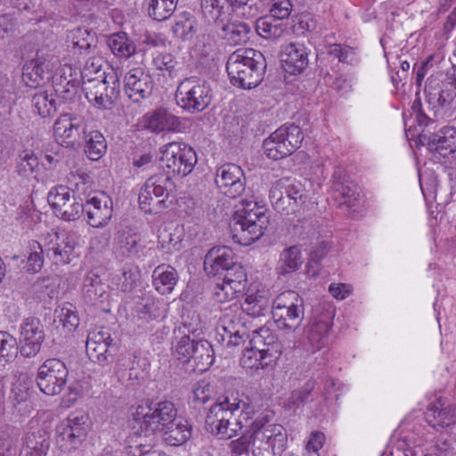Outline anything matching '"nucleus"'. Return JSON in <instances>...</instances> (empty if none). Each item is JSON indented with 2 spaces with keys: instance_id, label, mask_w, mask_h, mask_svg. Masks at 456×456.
<instances>
[{
  "instance_id": "1",
  "label": "nucleus",
  "mask_w": 456,
  "mask_h": 456,
  "mask_svg": "<svg viewBox=\"0 0 456 456\" xmlns=\"http://www.w3.org/2000/svg\"><path fill=\"white\" fill-rule=\"evenodd\" d=\"M424 93L428 110L422 108L419 99L413 102L411 109L419 126L427 127L444 118V109L451 105L456 92L446 71L430 75L426 81Z\"/></svg>"
},
{
  "instance_id": "2",
  "label": "nucleus",
  "mask_w": 456,
  "mask_h": 456,
  "mask_svg": "<svg viewBox=\"0 0 456 456\" xmlns=\"http://www.w3.org/2000/svg\"><path fill=\"white\" fill-rule=\"evenodd\" d=\"M269 224L267 209L255 200H243L230 222L234 242L248 246L259 240Z\"/></svg>"
},
{
  "instance_id": "3",
  "label": "nucleus",
  "mask_w": 456,
  "mask_h": 456,
  "mask_svg": "<svg viewBox=\"0 0 456 456\" xmlns=\"http://www.w3.org/2000/svg\"><path fill=\"white\" fill-rule=\"evenodd\" d=\"M266 69L264 54L253 48L238 49L228 57L226 70L231 82L241 88H253L259 85Z\"/></svg>"
},
{
  "instance_id": "4",
  "label": "nucleus",
  "mask_w": 456,
  "mask_h": 456,
  "mask_svg": "<svg viewBox=\"0 0 456 456\" xmlns=\"http://www.w3.org/2000/svg\"><path fill=\"white\" fill-rule=\"evenodd\" d=\"M249 345L242 354L240 365L256 370L273 367L283 349L273 331L265 326L252 331Z\"/></svg>"
},
{
  "instance_id": "5",
  "label": "nucleus",
  "mask_w": 456,
  "mask_h": 456,
  "mask_svg": "<svg viewBox=\"0 0 456 456\" xmlns=\"http://www.w3.org/2000/svg\"><path fill=\"white\" fill-rule=\"evenodd\" d=\"M254 408L248 403V398H239L233 394L224 395L211 405L206 417V425L211 434H222L227 431L229 419H235L239 414L245 415V422L251 419Z\"/></svg>"
},
{
  "instance_id": "6",
  "label": "nucleus",
  "mask_w": 456,
  "mask_h": 456,
  "mask_svg": "<svg viewBox=\"0 0 456 456\" xmlns=\"http://www.w3.org/2000/svg\"><path fill=\"white\" fill-rule=\"evenodd\" d=\"M255 438L254 456H281L287 445V431L280 424L269 423L266 415L258 416L251 423Z\"/></svg>"
},
{
  "instance_id": "7",
  "label": "nucleus",
  "mask_w": 456,
  "mask_h": 456,
  "mask_svg": "<svg viewBox=\"0 0 456 456\" xmlns=\"http://www.w3.org/2000/svg\"><path fill=\"white\" fill-rule=\"evenodd\" d=\"M137 421L142 431L150 436L159 433L178 417L177 408L171 401L149 402L136 409Z\"/></svg>"
},
{
  "instance_id": "8",
  "label": "nucleus",
  "mask_w": 456,
  "mask_h": 456,
  "mask_svg": "<svg viewBox=\"0 0 456 456\" xmlns=\"http://www.w3.org/2000/svg\"><path fill=\"white\" fill-rule=\"evenodd\" d=\"M161 153L160 167L170 176L189 175L198 161L195 151L185 142H169L164 145Z\"/></svg>"
},
{
  "instance_id": "9",
  "label": "nucleus",
  "mask_w": 456,
  "mask_h": 456,
  "mask_svg": "<svg viewBox=\"0 0 456 456\" xmlns=\"http://www.w3.org/2000/svg\"><path fill=\"white\" fill-rule=\"evenodd\" d=\"M272 314L278 328L296 330L304 319L303 299L295 291H284L273 301Z\"/></svg>"
},
{
  "instance_id": "10",
  "label": "nucleus",
  "mask_w": 456,
  "mask_h": 456,
  "mask_svg": "<svg viewBox=\"0 0 456 456\" xmlns=\"http://www.w3.org/2000/svg\"><path fill=\"white\" fill-rule=\"evenodd\" d=\"M299 126L283 125L275 130L263 142V148L269 159L278 160L291 155L297 150L303 141Z\"/></svg>"
},
{
  "instance_id": "11",
  "label": "nucleus",
  "mask_w": 456,
  "mask_h": 456,
  "mask_svg": "<svg viewBox=\"0 0 456 456\" xmlns=\"http://www.w3.org/2000/svg\"><path fill=\"white\" fill-rule=\"evenodd\" d=\"M82 90L86 98L99 109L111 110L120 93V82L117 73L110 69L102 79L85 82Z\"/></svg>"
},
{
  "instance_id": "12",
  "label": "nucleus",
  "mask_w": 456,
  "mask_h": 456,
  "mask_svg": "<svg viewBox=\"0 0 456 456\" xmlns=\"http://www.w3.org/2000/svg\"><path fill=\"white\" fill-rule=\"evenodd\" d=\"M211 90L205 81L195 77L183 79L176 89L177 103L190 113L203 111L211 102Z\"/></svg>"
},
{
  "instance_id": "13",
  "label": "nucleus",
  "mask_w": 456,
  "mask_h": 456,
  "mask_svg": "<svg viewBox=\"0 0 456 456\" xmlns=\"http://www.w3.org/2000/svg\"><path fill=\"white\" fill-rule=\"evenodd\" d=\"M88 415L72 412L56 428V441L66 451L77 448L86 439L88 430Z\"/></svg>"
},
{
  "instance_id": "14",
  "label": "nucleus",
  "mask_w": 456,
  "mask_h": 456,
  "mask_svg": "<svg viewBox=\"0 0 456 456\" xmlns=\"http://www.w3.org/2000/svg\"><path fill=\"white\" fill-rule=\"evenodd\" d=\"M334 309L331 306H319L314 310L309 324L305 328V346L313 353L328 344V333L332 325Z\"/></svg>"
},
{
  "instance_id": "15",
  "label": "nucleus",
  "mask_w": 456,
  "mask_h": 456,
  "mask_svg": "<svg viewBox=\"0 0 456 456\" xmlns=\"http://www.w3.org/2000/svg\"><path fill=\"white\" fill-rule=\"evenodd\" d=\"M68 375L69 370L64 362L49 358L37 370V385L45 395H55L62 391Z\"/></svg>"
},
{
  "instance_id": "16",
  "label": "nucleus",
  "mask_w": 456,
  "mask_h": 456,
  "mask_svg": "<svg viewBox=\"0 0 456 456\" xmlns=\"http://www.w3.org/2000/svg\"><path fill=\"white\" fill-rule=\"evenodd\" d=\"M47 200L55 215L62 220L74 221L84 213L82 200L67 186L53 187L48 192Z\"/></svg>"
},
{
  "instance_id": "17",
  "label": "nucleus",
  "mask_w": 456,
  "mask_h": 456,
  "mask_svg": "<svg viewBox=\"0 0 456 456\" xmlns=\"http://www.w3.org/2000/svg\"><path fill=\"white\" fill-rule=\"evenodd\" d=\"M87 131L85 118L73 113L61 114L53 126V134L66 147L81 146Z\"/></svg>"
},
{
  "instance_id": "18",
  "label": "nucleus",
  "mask_w": 456,
  "mask_h": 456,
  "mask_svg": "<svg viewBox=\"0 0 456 456\" xmlns=\"http://www.w3.org/2000/svg\"><path fill=\"white\" fill-rule=\"evenodd\" d=\"M45 333L41 320L28 316L22 320L20 326V353L23 357H35L41 350Z\"/></svg>"
},
{
  "instance_id": "19",
  "label": "nucleus",
  "mask_w": 456,
  "mask_h": 456,
  "mask_svg": "<svg viewBox=\"0 0 456 456\" xmlns=\"http://www.w3.org/2000/svg\"><path fill=\"white\" fill-rule=\"evenodd\" d=\"M228 270L222 276V283H216L213 291V298L218 303L232 300L247 287V273L241 264L237 262Z\"/></svg>"
},
{
  "instance_id": "20",
  "label": "nucleus",
  "mask_w": 456,
  "mask_h": 456,
  "mask_svg": "<svg viewBox=\"0 0 456 456\" xmlns=\"http://www.w3.org/2000/svg\"><path fill=\"white\" fill-rule=\"evenodd\" d=\"M240 310L239 314L231 311L224 314L216 327V340L226 347L237 346L245 341V338H250L246 332L244 322H242Z\"/></svg>"
},
{
  "instance_id": "21",
  "label": "nucleus",
  "mask_w": 456,
  "mask_h": 456,
  "mask_svg": "<svg viewBox=\"0 0 456 456\" xmlns=\"http://www.w3.org/2000/svg\"><path fill=\"white\" fill-rule=\"evenodd\" d=\"M215 183L224 195L235 199L245 191L246 178L240 166L227 163L216 169Z\"/></svg>"
},
{
  "instance_id": "22",
  "label": "nucleus",
  "mask_w": 456,
  "mask_h": 456,
  "mask_svg": "<svg viewBox=\"0 0 456 456\" xmlns=\"http://www.w3.org/2000/svg\"><path fill=\"white\" fill-rule=\"evenodd\" d=\"M154 82L151 76L141 68L130 69L124 77V91L134 102H141L152 94Z\"/></svg>"
},
{
  "instance_id": "23",
  "label": "nucleus",
  "mask_w": 456,
  "mask_h": 456,
  "mask_svg": "<svg viewBox=\"0 0 456 456\" xmlns=\"http://www.w3.org/2000/svg\"><path fill=\"white\" fill-rule=\"evenodd\" d=\"M112 200L103 192L92 197L83 204L89 225L94 228L106 226L112 216Z\"/></svg>"
},
{
  "instance_id": "24",
  "label": "nucleus",
  "mask_w": 456,
  "mask_h": 456,
  "mask_svg": "<svg viewBox=\"0 0 456 456\" xmlns=\"http://www.w3.org/2000/svg\"><path fill=\"white\" fill-rule=\"evenodd\" d=\"M237 263L235 255L229 247H214L205 256L204 270L208 275L220 278Z\"/></svg>"
},
{
  "instance_id": "25",
  "label": "nucleus",
  "mask_w": 456,
  "mask_h": 456,
  "mask_svg": "<svg viewBox=\"0 0 456 456\" xmlns=\"http://www.w3.org/2000/svg\"><path fill=\"white\" fill-rule=\"evenodd\" d=\"M289 193L293 208H301L310 200V191L301 181L290 177H282L273 185V197L277 204L281 198V191Z\"/></svg>"
},
{
  "instance_id": "26",
  "label": "nucleus",
  "mask_w": 456,
  "mask_h": 456,
  "mask_svg": "<svg viewBox=\"0 0 456 456\" xmlns=\"http://www.w3.org/2000/svg\"><path fill=\"white\" fill-rule=\"evenodd\" d=\"M280 61L287 73L300 74L308 65L306 47L299 43L284 45L280 53Z\"/></svg>"
},
{
  "instance_id": "27",
  "label": "nucleus",
  "mask_w": 456,
  "mask_h": 456,
  "mask_svg": "<svg viewBox=\"0 0 456 456\" xmlns=\"http://www.w3.org/2000/svg\"><path fill=\"white\" fill-rule=\"evenodd\" d=\"M112 338L108 331H96L89 333L86 344V350L88 357L101 365H105L112 361V354H110V346Z\"/></svg>"
},
{
  "instance_id": "28",
  "label": "nucleus",
  "mask_w": 456,
  "mask_h": 456,
  "mask_svg": "<svg viewBox=\"0 0 456 456\" xmlns=\"http://www.w3.org/2000/svg\"><path fill=\"white\" fill-rule=\"evenodd\" d=\"M333 190L336 200H339L340 206H345L349 210L355 211L360 203V188L346 175L338 173L333 175Z\"/></svg>"
},
{
  "instance_id": "29",
  "label": "nucleus",
  "mask_w": 456,
  "mask_h": 456,
  "mask_svg": "<svg viewBox=\"0 0 456 456\" xmlns=\"http://www.w3.org/2000/svg\"><path fill=\"white\" fill-rule=\"evenodd\" d=\"M143 126L156 134L166 130L176 132L180 130L181 121L167 109L159 108L144 115Z\"/></svg>"
},
{
  "instance_id": "30",
  "label": "nucleus",
  "mask_w": 456,
  "mask_h": 456,
  "mask_svg": "<svg viewBox=\"0 0 456 456\" xmlns=\"http://www.w3.org/2000/svg\"><path fill=\"white\" fill-rule=\"evenodd\" d=\"M75 246L76 241L73 236L65 232L55 233L54 240H51L50 245L46 249L47 256L57 265L69 264L71 260Z\"/></svg>"
},
{
  "instance_id": "31",
  "label": "nucleus",
  "mask_w": 456,
  "mask_h": 456,
  "mask_svg": "<svg viewBox=\"0 0 456 456\" xmlns=\"http://www.w3.org/2000/svg\"><path fill=\"white\" fill-rule=\"evenodd\" d=\"M426 419L434 428L442 430L456 423V406L444 405L441 400H436L428 406Z\"/></svg>"
},
{
  "instance_id": "32",
  "label": "nucleus",
  "mask_w": 456,
  "mask_h": 456,
  "mask_svg": "<svg viewBox=\"0 0 456 456\" xmlns=\"http://www.w3.org/2000/svg\"><path fill=\"white\" fill-rule=\"evenodd\" d=\"M430 151L436 152L445 158L456 152V128L444 126L432 134L427 142Z\"/></svg>"
},
{
  "instance_id": "33",
  "label": "nucleus",
  "mask_w": 456,
  "mask_h": 456,
  "mask_svg": "<svg viewBox=\"0 0 456 456\" xmlns=\"http://www.w3.org/2000/svg\"><path fill=\"white\" fill-rule=\"evenodd\" d=\"M51 77L48 64L40 58L28 61L22 69L24 83L32 88L39 87Z\"/></svg>"
},
{
  "instance_id": "34",
  "label": "nucleus",
  "mask_w": 456,
  "mask_h": 456,
  "mask_svg": "<svg viewBox=\"0 0 456 456\" xmlns=\"http://www.w3.org/2000/svg\"><path fill=\"white\" fill-rule=\"evenodd\" d=\"M50 447V435L44 428L28 432L23 442V456H45Z\"/></svg>"
},
{
  "instance_id": "35",
  "label": "nucleus",
  "mask_w": 456,
  "mask_h": 456,
  "mask_svg": "<svg viewBox=\"0 0 456 456\" xmlns=\"http://www.w3.org/2000/svg\"><path fill=\"white\" fill-rule=\"evenodd\" d=\"M107 288L101 276L90 271L86 273L83 282V297L88 304L95 305L98 302H103L108 297Z\"/></svg>"
},
{
  "instance_id": "36",
  "label": "nucleus",
  "mask_w": 456,
  "mask_h": 456,
  "mask_svg": "<svg viewBox=\"0 0 456 456\" xmlns=\"http://www.w3.org/2000/svg\"><path fill=\"white\" fill-rule=\"evenodd\" d=\"M163 440L171 446H178L186 443L191 436V426L188 420L177 417L167 428L159 432Z\"/></svg>"
},
{
  "instance_id": "37",
  "label": "nucleus",
  "mask_w": 456,
  "mask_h": 456,
  "mask_svg": "<svg viewBox=\"0 0 456 456\" xmlns=\"http://www.w3.org/2000/svg\"><path fill=\"white\" fill-rule=\"evenodd\" d=\"M193 353L188 363L192 364V371L204 372L214 363V349L212 345L205 339L197 340L194 344Z\"/></svg>"
},
{
  "instance_id": "38",
  "label": "nucleus",
  "mask_w": 456,
  "mask_h": 456,
  "mask_svg": "<svg viewBox=\"0 0 456 456\" xmlns=\"http://www.w3.org/2000/svg\"><path fill=\"white\" fill-rule=\"evenodd\" d=\"M177 281L178 273L171 265H159L152 273V284L155 289L162 295L172 292Z\"/></svg>"
},
{
  "instance_id": "39",
  "label": "nucleus",
  "mask_w": 456,
  "mask_h": 456,
  "mask_svg": "<svg viewBox=\"0 0 456 456\" xmlns=\"http://www.w3.org/2000/svg\"><path fill=\"white\" fill-rule=\"evenodd\" d=\"M142 188L161 198L167 204L169 196L175 191V185L169 175L159 173L148 178Z\"/></svg>"
},
{
  "instance_id": "40",
  "label": "nucleus",
  "mask_w": 456,
  "mask_h": 456,
  "mask_svg": "<svg viewBox=\"0 0 456 456\" xmlns=\"http://www.w3.org/2000/svg\"><path fill=\"white\" fill-rule=\"evenodd\" d=\"M251 26L244 21H233L223 25L222 38L230 45L245 44L249 39Z\"/></svg>"
},
{
  "instance_id": "41",
  "label": "nucleus",
  "mask_w": 456,
  "mask_h": 456,
  "mask_svg": "<svg viewBox=\"0 0 456 456\" xmlns=\"http://www.w3.org/2000/svg\"><path fill=\"white\" fill-rule=\"evenodd\" d=\"M108 46L112 53L119 58L128 59L136 52V45L125 32L110 35L107 40Z\"/></svg>"
},
{
  "instance_id": "42",
  "label": "nucleus",
  "mask_w": 456,
  "mask_h": 456,
  "mask_svg": "<svg viewBox=\"0 0 456 456\" xmlns=\"http://www.w3.org/2000/svg\"><path fill=\"white\" fill-rule=\"evenodd\" d=\"M270 306V299L265 291L247 295L240 311L252 317L265 315Z\"/></svg>"
},
{
  "instance_id": "43",
  "label": "nucleus",
  "mask_w": 456,
  "mask_h": 456,
  "mask_svg": "<svg viewBox=\"0 0 456 456\" xmlns=\"http://www.w3.org/2000/svg\"><path fill=\"white\" fill-rule=\"evenodd\" d=\"M202 14L208 22H223L230 14L227 0H201Z\"/></svg>"
},
{
  "instance_id": "44",
  "label": "nucleus",
  "mask_w": 456,
  "mask_h": 456,
  "mask_svg": "<svg viewBox=\"0 0 456 456\" xmlns=\"http://www.w3.org/2000/svg\"><path fill=\"white\" fill-rule=\"evenodd\" d=\"M116 240L120 254L126 257H139L144 248L141 236L137 233L119 232Z\"/></svg>"
},
{
  "instance_id": "45",
  "label": "nucleus",
  "mask_w": 456,
  "mask_h": 456,
  "mask_svg": "<svg viewBox=\"0 0 456 456\" xmlns=\"http://www.w3.org/2000/svg\"><path fill=\"white\" fill-rule=\"evenodd\" d=\"M83 139L82 145L85 146V152L92 160L99 159L107 150V142L102 135L97 130L86 131Z\"/></svg>"
},
{
  "instance_id": "46",
  "label": "nucleus",
  "mask_w": 456,
  "mask_h": 456,
  "mask_svg": "<svg viewBox=\"0 0 456 456\" xmlns=\"http://www.w3.org/2000/svg\"><path fill=\"white\" fill-rule=\"evenodd\" d=\"M69 38L72 43L73 48L80 53H90L96 46V34L88 28L78 27L71 30Z\"/></svg>"
},
{
  "instance_id": "47",
  "label": "nucleus",
  "mask_w": 456,
  "mask_h": 456,
  "mask_svg": "<svg viewBox=\"0 0 456 456\" xmlns=\"http://www.w3.org/2000/svg\"><path fill=\"white\" fill-rule=\"evenodd\" d=\"M172 32L183 41H191L196 33V20L188 12H183L175 17Z\"/></svg>"
},
{
  "instance_id": "48",
  "label": "nucleus",
  "mask_w": 456,
  "mask_h": 456,
  "mask_svg": "<svg viewBox=\"0 0 456 456\" xmlns=\"http://www.w3.org/2000/svg\"><path fill=\"white\" fill-rule=\"evenodd\" d=\"M281 265L278 273L286 275L296 272L303 264L301 250L297 246H291L285 248L281 254Z\"/></svg>"
},
{
  "instance_id": "49",
  "label": "nucleus",
  "mask_w": 456,
  "mask_h": 456,
  "mask_svg": "<svg viewBox=\"0 0 456 456\" xmlns=\"http://www.w3.org/2000/svg\"><path fill=\"white\" fill-rule=\"evenodd\" d=\"M286 28L287 26L285 24L269 17L260 18L256 21L257 34L266 39L275 40L281 38L284 35Z\"/></svg>"
},
{
  "instance_id": "50",
  "label": "nucleus",
  "mask_w": 456,
  "mask_h": 456,
  "mask_svg": "<svg viewBox=\"0 0 456 456\" xmlns=\"http://www.w3.org/2000/svg\"><path fill=\"white\" fill-rule=\"evenodd\" d=\"M178 0H151L148 6L149 16L158 21L167 20L176 9Z\"/></svg>"
},
{
  "instance_id": "51",
  "label": "nucleus",
  "mask_w": 456,
  "mask_h": 456,
  "mask_svg": "<svg viewBox=\"0 0 456 456\" xmlns=\"http://www.w3.org/2000/svg\"><path fill=\"white\" fill-rule=\"evenodd\" d=\"M104 61L101 57L89 58L80 71L82 86L85 82L96 81V79L105 77L108 73L102 69Z\"/></svg>"
},
{
  "instance_id": "52",
  "label": "nucleus",
  "mask_w": 456,
  "mask_h": 456,
  "mask_svg": "<svg viewBox=\"0 0 456 456\" xmlns=\"http://www.w3.org/2000/svg\"><path fill=\"white\" fill-rule=\"evenodd\" d=\"M138 203L140 208L146 214H158L167 208L164 200L151 194L150 191L148 193V191L142 187L138 196Z\"/></svg>"
},
{
  "instance_id": "53",
  "label": "nucleus",
  "mask_w": 456,
  "mask_h": 456,
  "mask_svg": "<svg viewBox=\"0 0 456 456\" xmlns=\"http://www.w3.org/2000/svg\"><path fill=\"white\" fill-rule=\"evenodd\" d=\"M17 339L6 331H0V366L12 362L17 355Z\"/></svg>"
},
{
  "instance_id": "54",
  "label": "nucleus",
  "mask_w": 456,
  "mask_h": 456,
  "mask_svg": "<svg viewBox=\"0 0 456 456\" xmlns=\"http://www.w3.org/2000/svg\"><path fill=\"white\" fill-rule=\"evenodd\" d=\"M32 104L43 118L50 117L57 110L55 99L45 91L37 93L32 98Z\"/></svg>"
},
{
  "instance_id": "55",
  "label": "nucleus",
  "mask_w": 456,
  "mask_h": 456,
  "mask_svg": "<svg viewBox=\"0 0 456 456\" xmlns=\"http://www.w3.org/2000/svg\"><path fill=\"white\" fill-rule=\"evenodd\" d=\"M38 166L39 161L34 151L24 150L18 156L16 171L20 175L27 177L32 175Z\"/></svg>"
},
{
  "instance_id": "56",
  "label": "nucleus",
  "mask_w": 456,
  "mask_h": 456,
  "mask_svg": "<svg viewBox=\"0 0 456 456\" xmlns=\"http://www.w3.org/2000/svg\"><path fill=\"white\" fill-rule=\"evenodd\" d=\"M262 0H227L230 11L236 12L246 19L256 18L260 10Z\"/></svg>"
},
{
  "instance_id": "57",
  "label": "nucleus",
  "mask_w": 456,
  "mask_h": 456,
  "mask_svg": "<svg viewBox=\"0 0 456 456\" xmlns=\"http://www.w3.org/2000/svg\"><path fill=\"white\" fill-rule=\"evenodd\" d=\"M139 273L137 267L126 265L121 270V274L118 276V289L123 292H131L137 286Z\"/></svg>"
},
{
  "instance_id": "58",
  "label": "nucleus",
  "mask_w": 456,
  "mask_h": 456,
  "mask_svg": "<svg viewBox=\"0 0 456 456\" xmlns=\"http://www.w3.org/2000/svg\"><path fill=\"white\" fill-rule=\"evenodd\" d=\"M252 451L255 449V438L249 424L248 428L241 434V436L235 440H232L229 448L231 452L235 455L248 454L250 448Z\"/></svg>"
},
{
  "instance_id": "59",
  "label": "nucleus",
  "mask_w": 456,
  "mask_h": 456,
  "mask_svg": "<svg viewBox=\"0 0 456 456\" xmlns=\"http://www.w3.org/2000/svg\"><path fill=\"white\" fill-rule=\"evenodd\" d=\"M44 265V250L42 245L36 240H32L28 245V256L27 264L24 266L27 272L38 273Z\"/></svg>"
},
{
  "instance_id": "60",
  "label": "nucleus",
  "mask_w": 456,
  "mask_h": 456,
  "mask_svg": "<svg viewBox=\"0 0 456 456\" xmlns=\"http://www.w3.org/2000/svg\"><path fill=\"white\" fill-rule=\"evenodd\" d=\"M58 313L60 322L69 331L75 330L77 328L80 320L76 306L70 303H65Z\"/></svg>"
},
{
  "instance_id": "61",
  "label": "nucleus",
  "mask_w": 456,
  "mask_h": 456,
  "mask_svg": "<svg viewBox=\"0 0 456 456\" xmlns=\"http://www.w3.org/2000/svg\"><path fill=\"white\" fill-rule=\"evenodd\" d=\"M152 63L155 69L161 71L163 75L167 73L169 77H174L178 62L170 53H159L154 56Z\"/></svg>"
},
{
  "instance_id": "62",
  "label": "nucleus",
  "mask_w": 456,
  "mask_h": 456,
  "mask_svg": "<svg viewBox=\"0 0 456 456\" xmlns=\"http://www.w3.org/2000/svg\"><path fill=\"white\" fill-rule=\"evenodd\" d=\"M196 341L197 340L191 339L187 335L182 336L174 346V353L177 358L183 360L184 362H189Z\"/></svg>"
},
{
  "instance_id": "63",
  "label": "nucleus",
  "mask_w": 456,
  "mask_h": 456,
  "mask_svg": "<svg viewBox=\"0 0 456 456\" xmlns=\"http://www.w3.org/2000/svg\"><path fill=\"white\" fill-rule=\"evenodd\" d=\"M79 82H65L64 84H57L54 86V92L58 98L63 102H69L75 100L78 92Z\"/></svg>"
},
{
  "instance_id": "64",
  "label": "nucleus",
  "mask_w": 456,
  "mask_h": 456,
  "mask_svg": "<svg viewBox=\"0 0 456 456\" xmlns=\"http://www.w3.org/2000/svg\"><path fill=\"white\" fill-rule=\"evenodd\" d=\"M292 11V4L290 0H273V5L270 10L269 18L281 20L288 19Z\"/></svg>"
}]
</instances>
